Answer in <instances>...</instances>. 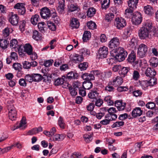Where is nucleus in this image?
I'll list each match as a JSON object with an SVG mask.
<instances>
[{
	"label": "nucleus",
	"instance_id": "obj_1",
	"mask_svg": "<svg viewBox=\"0 0 158 158\" xmlns=\"http://www.w3.org/2000/svg\"><path fill=\"white\" fill-rule=\"evenodd\" d=\"M8 116L10 119L12 121L15 120L17 118V111L13 105H8Z\"/></svg>",
	"mask_w": 158,
	"mask_h": 158
},
{
	"label": "nucleus",
	"instance_id": "obj_2",
	"mask_svg": "<svg viewBox=\"0 0 158 158\" xmlns=\"http://www.w3.org/2000/svg\"><path fill=\"white\" fill-rule=\"evenodd\" d=\"M147 46L143 44H140L138 48L137 55L139 58H142L145 56L148 53Z\"/></svg>",
	"mask_w": 158,
	"mask_h": 158
},
{
	"label": "nucleus",
	"instance_id": "obj_3",
	"mask_svg": "<svg viewBox=\"0 0 158 158\" xmlns=\"http://www.w3.org/2000/svg\"><path fill=\"white\" fill-rule=\"evenodd\" d=\"M150 31L148 30V29L143 27L140 28L139 32V35L140 38L142 40L146 39H152L151 34L149 35Z\"/></svg>",
	"mask_w": 158,
	"mask_h": 158
},
{
	"label": "nucleus",
	"instance_id": "obj_4",
	"mask_svg": "<svg viewBox=\"0 0 158 158\" xmlns=\"http://www.w3.org/2000/svg\"><path fill=\"white\" fill-rule=\"evenodd\" d=\"M114 25L118 29H121L127 24L126 20L122 18H116L114 21Z\"/></svg>",
	"mask_w": 158,
	"mask_h": 158
},
{
	"label": "nucleus",
	"instance_id": "obj_5",
	"mask_svg": "<svg viewBox=\"0 0 158 158\" xmlns=\"http://www.w3.org/2000/svg\"><path fill=\"white\" fill-rule=\"evenodd\" d=\"M132 23L135 25L139 24L142 21V17L141 14L138 12L134 13L132 18Z\"/></svg>",
	"mask_w": 158,
	"mask_h": 158
},
{
	"label": "nucleus",
	"instance_id": "obj_6",
	"mask_svg": "<svg viewBox=\"0 0 158 158\" xmlns=\"http://www.w3.org/2000/svg\"><path fill=\"white\" fill-rule=\"evenodd\" d=\"M119 71V73L121 77H125L127 76H131L133 73L132 69L130 67H123Z\"/></svg>",
	"mask_w": 158,
	"mask_h": 158
},
{
	"label": "nucleus",
	"instance_id": "obj_7",
	"mask_svg": "<svg viewBox=\"0 0 158 158\" xmlns=\"http://www.w3.org/2000/svg\"><path fill=\"white\" fill-rule=\"evenodd\" d=\"M40 15L42 18L48 19L51 16V12L48 8L44 7L41 9Z\"/></svg>",
	"mask_w": 158,
	"mask_h": 158
},
{
	"label": "nucleus",
	"instance_id": "obj_8",
	"mask_svg": "<svg viewBox=\"0 0 158 158\" xmlns=\"http://www.w3.org/2000/svg\"><path fill=\"white\" fill-rule=\"evenodd\" d=\"M25 4L23 3H18L14 6L15 9H18L19 14L24 15L26 13V9L24 6Z\"/></svg>",
	"mask_w": 158,
	"mask_h": 158
},
{
	"label": "nucleus",
	"instance_id": "obj_9",
	"mask_svg": "<svg viewBox=\"0 0 158 158\" xmlns=\"http://www.w3.org/2000/svg\"><path fill=\"white\" fill-rule=\"evenodd\" d=\"M98 53L99 58H106L108 53V48L105 46L100 48L98 51Z\"/></svg>",
	"mask_w": 158,
	"mask_h": 158
},
{
	"label": "nucleus",
	"instance_id": "obj_10",
	"mask_svg": "<svg viewBox=\"0 0 158 158\" xmlns=\"http://www.w3.org/2000/svg\"><path fill=\"white\" fill-rule=\"evenodd\" d=\"M128 62L131 64H133L135 66L138 63V61L136 60V55L134 51H132L131 53L129 55L127 60Z\"/></svg>",
	"mask_w": 158,
	"mask_h": 158
},
{
	"label": "nucleus",
	"instance_id": "obj_11",
	"mask_svg": "<svg viewBox=\"0 0 158 158\" xmlns=\"http://www.w3.org/2000/svg\"><path fill=\"white\" fill-rule=\"evenodd\" d=\"M58 6L57 7V10L60 14H63L64 11L65 0H58Z\"/></svg>",
	"mask_w": 158,
	"mask_h": 158
},
{
	"label": "nucleus",
	"instance_id": "obj_12",
	"mask_svg": "<svg viewBox=\"0 0 158 158\" xmlns=\"http://www.w3.org/2000/svg\"><path fill=\"white\" fill-rule=\"evenodd\" d=\"M19 17L17 14H13L11 15L9 18V21L11 24L13 25H16L18 23L19 21Z\"/></svg>",
	"mask_w": 158,
	"mask_h": 158
},
{
	"label": "nucleus",
	"instance_id": "obj_13",
	"mask_svg": "<svg viewBox=\"0 0 158 158\" xmlns=\"http://www.w3.org/2000/svg\"><path fill=\"white\" fill-rule=\"evenodd\" d=\"M71 59L73 62L77 63L82 61L84 58L82 55L74 54L71 57Z\"/></svg>",
	"mask_w": 158,
	"mask_h": 158
},
{
	"label": "nucleus",
	"instance_id": "obj_14",
	"mask_svg": "<svg viewBox=\"0 0 158 158\" xmlns=\"http://www.w3.org/2000/svg\"><path fill=\"white\" fill-rule=\"evenodd\" d=\"M146 76L148 77H154L156 74V71L153 68L148 67L145 72Z\"/></svg>",
	"mask_w": 158,
	"mask_h": 158
},
{
	"label": "nucleus",
	"instance_id": "obj_15",
	"mask_svg": "<svg viewBox=\"0 0 158 158\" xmlns=\"http://www.w3.org/2000/svg\"><path fill=\"white\" fill-rule=\"evenodd\" d=\"M116 51H113V52L112 53L111 55L115 59V60L118 61H122L124 60L125 58L127 56H125V54L124 55H119L116 52Z\"/></svg>",
	"mask_w": 158,
	"mask_h": 158
},
{
	"label": "nucleus",
	"instance_id": "obj_16",
	"mask_svg": "<svg viewBox=\"0 0 158 158\" xmlns=\"http://www.w3.org/2000/svg\"><path fill=\"white\" fill-rule=\"evenodd\" d=\"M10 47L13 48H19V53H23L22 50L21 49L20 45L19 44L17 40H11L10 42Z\"/></svg>",
	"mask_w": 158,
	"mask_h": 158
},
{
	"label": "nucleus",
	"instance_id": "obj_17",
	"mask_svg": "<svg viewBox=\"0 0 158 158\" xmlns=\"http://www.w3.org/2000/svg\"><path fill=\"white\" fill-rule=\"evenodd\" d=\"M143 112V110L140 107H136L131 112V115L133 118H135L140 116Z\"/></svg>",
	"mask_w": 158,
	"mask_h": 158
},
{
	"label": "nucleus",
	"instance_id": "obj_18",
	"mask_svg": "<svg viewBox=\"0 0 158 158\" xmlns=\"http://www.w3.org/2000/svg\"><path fill=\"white\" fill-rule=\"evenodd\" d=\"M143 10L145 14L149 16H152L154 13L153 8L149 5L144 6Z\"/></svg>",
	"mask_w": 158,
	"mask_h": 158
},
{
	"label": "nucleus",
	"instance_id": "obj_19",
	"mask_svg": "<svg viewBox=\"0 0 158 158\" xmlns=\"http://www.w3.org/2000/svg\"><path fill=\"white\" fill-rule=\"evenodd\" d=\"M99 94V93L96 90H92L88 94V96L90 99L96 100L98 98Z\"/></svg>",
	"mask_w": 158,
	"mask_h": 158
},
{
	"label": "nucleus",
	"instance_id": "obj_20",
	"mask_svg": "<svg viewBox=\"0 0 158 158\" xmlns=\"http://www.w3.org/2000/svg\"><path fill=\"white\" fill-rule=\"evenodd\" d=\"M139 0H129L128 6L129 8L135 9L137 7Z\"/></svg>",
	"mask_w": 158,
	"mask_h": 158
},
{
	"label": "nucleus",
	"instance_id": "obj_21",
	"mask_svg": "<svg viewBox=\"0 0 158 158\" xmlns=\"http://www.w3.org/2000/svg\"><path fill=\"white\" fill-rule=\"evenodd\" d=\"M81 77L83 80H86V81H90L91 80H94L95 78L94 75H93L91 72L90 74L88 73L83 74L81 75Z\"/></svg>",
	"mask_w": 158,
	"mask_h": 158
},
{
	"label": "nucleus",
	"instance_id": "obj_22",
	"mask_svg": "<svg viewBox=\"0 0 158 158\" xmlns=\"http://www.w3.org/2000/svg\"><path fill=\"white\" fill-rule=\"evenodd\" d=\"M79 23L77 19H72L70 21V26L72 28H77L79 27Z\"/></svg>",
	"mask_w": 158,
	"mask_h": 158
},
{
	"label": "nucleus",
	"instance_id": "obj_23",
	"mask_svg": "<svg viewBox=\"0 0 158 158\" xmlns=\"http://www.w3.org/2000/svg\"><path fill=\"white\" fill-rule=\"evenodd\" d=\"M113 13H109L106 15L105 19L108 22H110L115 17V15H116L117 12L115 10L113 11Z\"/></svg>",
	"mask_w": 158,
	"mask_h": 158
},
{
	"label": "nucleus",
	"instance_id": "obj_24",
	"mask_svg": "<svg viewBox=\"0 0 158 158\" xmlns=\"http://www.w3.org/2000/svg\"><path fill=\"white\" fill-rule=\"evenodd\" d=\"M126 103H124L123 105L122 102H119L118 101H116L115 102V106L117 107V109L119 111L124 110L126 106Z\"/></svg>",
	"mask_w": 158,
	"mask_h": 158
},
{
	"label": "nucleus",
	"instance_id": "obj_25",
	"mask_svg": "<svg viewBox=\"0 0 158 158\" xmlns=\"http://www.w3.org/2000/svg\"><path fill=\"white\" fill-rule=\"evenodd\" d=\"M24 51L29 55H31L33 51V49L31 46L29 44H25L24 47Z\"/></svg>",
	"mask_w": 158,
	"mask_h": 158
},
{
	"label": "nucleus",
	"instance_id": "obj_26",
	"mask_svg": "<svg viewBox=\"0 0 158 158\" xmlns=\"http://www.w3.org/2000/svg\"><path fill=\"white\" fill-rule=\"evenodd\" d=\"M32 38L36 40H42L43 38L42 35L36 30L33 32Z\"/></svg>",
	"mask_w": 158,
	"mask_h": 158
},
{
	"label": "nucleus",
	"instance_id": "obj_27",
	"mask_svg": "<svg viewBox=\"0 0 158 158\" xmlns=\"http://www.w3.org/2000/svg\"><path fill=\"white\" fill-rule=\"evenodd\" d=\"M119 44L118 40H110L109 44V47L111 49H114L119 46Z\"/></svg>",
	"mask_w": 158,
	"mask_h": 158
},
{
	"label": "nucleus",
	"instance_id": "obj_28",
	"mask_svg": "<svg viewBox=\"0 0 158 158\" xmlns=\"http://www.w3.org/2000/svg\"><path fill=\"white\" fill-rule=\"evenodd\" d=\"M149 65L153 67H156L158 65V60L156 57H153L149 60Z\"/></svg>",
	"mask_w": 158,
	"mask_h": 158
},
{
	"label": "nucleus",
	"instance_id": "obj_29",
	"mask_svg": "<svg viewBox=\"0 0 158 158\" xmlns=\"http://www.w3.org/2000/svg\"><path fill=\"white\" fill-rule=\"evenodd\" d=\"M12 67L15 70L18 71L17 74V76L19 77L18 76V74L20 72V71L22 69V66L21 64L19 63H15L13 64Z\"/></svg>",
	"mask_w": 158,
	"mask_h": 158
},
{
	"label": "nucleus",
	"instance_id": "obj_30",
	"mask_svg": "<svg viewBox=\"0 0 158 158\" xmlns=\"http://www.w3.org/2000/svg\"><path fill=\"white\" fill-rule=\"evenodd\" d=\"M102 8V9H106L109 6L110 0H101V1Z\"/></svg>",
	"mask_w": 158,
	"mask_h": 158
},
{
	"label": "nucleus",
	"instance_id": "obj_31",
	"mask_svg": "<svg viewBox=\"0 0 158 158\" xmlns=\"http://www.w3.org/2000/svg\"><path fill=\"white\" fill-rule=\"evenodd\" d=\"M96 12V10L94 8H89L87 11V15L88 17H91L94 16Z\"/></svg>",
	"mask_w": 158,
	"mask_h": 158
},
{
	"label": "nucleus",
	"instance_id": "obj_32",
	"mask_svg": "<svg viewBox=\"0 0 158 158\" xmlns=\"http://www.w3.org/2000/svg\"><path fill=\"white\" fill-rule=\"evenodd\" d=\"M80 9L78 6L76 5L71 4L68 6V10L69 11L73 12L76 10L78 11Z\"/></svg>",
	"mask_w": 158,
	"mask_h": 158
},
{
	"label": "nucleus",
	"instance_id": "obj_33",
	"mask_svg": "<svg viewBox=\"0 0 158 158\" xmlns=\"http://www.w3.org/2000/svg\"><path fill=\"white\" fill-rule=\"evenodd\" d=\"M114 51H116V53L120 55H124L126 54L125 56H127V52L123 48L119 47Z\"/></svg>",
	"mask_w": 158,
	"mask_h": 158
},
{
	"label": "nucleus",
	"instance_id": "obj_34",
	"mask_svg": "<svg viewBox=\"0 0 158 158\" xmlns=\"http://www.w3.org/2000/svg\"><path fill=\"white\" fill-rule=\"evenodd\" d=\"M93 84L90 81H84L82 84V87L85 89H89L91 88Z\"/></svg>",
	"mask_w": 158,
	"mask_h": 158
},
{
	"label": "nucleus",
	"instance_id": "obj_35",
	"mask_svg": "<svg viewBox=\"0 0 158 158\" xmlns=\"http://www.w3.org/2000/svg\"><path fill=\"white\" fill-rule=\"evenodd\" d=\"M78 77V75L77 73H74L73 72H70L67 74V78L70 80L72 79H77Z\"/></svg>",
	"mask_w": 158,
	"mask_h": 158
},
{
	"label": "nucleus",
	"instance_id": "obj_36",
	"mask_svg": "<svg viewBox=\"0 0 158 158\" xmlns=\"http://www.w3.org/2000/svg\"><path fill=\"white\" fill-rule=\"evenodd\" d=\"M39 17V15L36 14L33 16L31 20L32 24L34 25H36L38 22Z\"/></svg>",
	"mask_w": 158,
	"mask_h": 158
},
{
	"label": "nucleus",
	"instance_id": "obj_37",
	"mask_svg": "<svg viewBox=\"0 0 158 158\" xmlns=\"http://www.w3.org/2000/svg\"><path fill=\"white\" fill-rule=\"evenodd\" d=\"M133 9L132 8H127L125 10V17L127 18H130L133 12Z\"/></svg>",
	"mask_w": 158,
	"mask_h": 158
},
{
	"label": "nucleus",
	"instance_id": "obj_38",
	"mask_svg": "<svg viewBox=\"0 0 158 158\" xmlns=\"http://www.w3.org/2000/svg\"><path fill=\"white\" fill-rule=\"evenodd\" d=\"M46 26V24L44 22L39 23L38 24V28L39 31L42 32H45L44 28Z\"/></svg>",
	"mask_w": 158,
	"mask_h": 158
},
{
	"label": "nucleus",
	"instance_id": "obj_39",
	"mask_svg": "<svg viewBox=\"0 0 158 158\" xmlns=\"http://www.w3.org/2000/svg\"><path fill=\"white\" fill-rule=\"evenodd\" d=\"M140 85L143 89L145 90L149 86L148 81H143L140 82Z\"/></svg>",
	"mask_w": 158,
	"mask_h": 158
},
{
	"label": "nucleus",
	"instance_id": "obj_40",
	"mask_svg": "<svg viewBox=\"0 0 158 158\" xmlns=\"http://www.w3.org/2000/svg\"><path fill=\"white\" fill-rule=\"evenodd\" d=\"M88 63L87 62H84L80 63L78 65V67L81 71L86 70L88 67Z\"/></svg>",
	"mask_w": 158,
	"mask_h": 158
},
{
	"label": "nucleus",
	"instance_id": "obj_41",
	"mask_svg": "<svg viewBox=\"0 0 158 158\" xmlns=\"http://www.w3.org/2000/svg\"><path fill=\"white\" fill-rule=\"evenodd\" d=\"M9 42L7 40H0V47L2 49H5L7 47Z\"/></svg>",
	"mask_w": 158,
	"mask_h": 158
},
{
	"label": "nucleus",
	"instance_id": "obj_42",
	"mask_svg": "<svg viewBox=\"0 0 158 158\" xmlns=\"http://www.w3.org/2000/svg\"><path fill=\"white\" fill-rule=\"evenodd\" d=\"M34 80L35 82H39L42 80V75L38 73H33Z\"/></svg>",
	"mask_w": 158,
	"mask_h": 158
},
{
	"label": "nucleus",
	"instance_id": "obj_43",
	"mask_svg": "<svg viewBox=\"0 0 158 158\" xmlns=\"http://www.w3.org/2000/svg\"><path fill=\"white\" fill-rule=\"evenodd\" d=\"M47 24L48 27L52 31H55L56 29V26L55 24L50 21H48L47 22Z\"/></svg>",
	"mask_w": 158,
	"mask_h": 158
},
{
	"label": "nucleus",
	"instance_id": "obj_44",
	"mask_svg": "<svg viewBox=\"0 0 158 158\" xmlns=\"http://www.w3.org/2000/svg\"><path fill=\"white\" fill-rule=\"evenodd\" d=\"M87 25L89 29L92 30L96 28V23L91 21L87 22Z\"/></svg>",
	"mask_w": 158,
	"mask_h": 158
},
{
	"label": "nucleus",
	"instance_id": "obj_45",
	"mask_svg": "<svg viewBox=\"0 0 158 158\" xmlns=\"http://www.w3.org/2000/svg\"><path fill=\"white\" fill-rule=\"evenodd\" d=\"M122 77H121V76L120 77H117L115 79L113 80V83H115L117 82L118 85H120L123 82V79Z\"/></svg>",
	"mask_w": 158,
	"mask_h": 158
},
{
	"label": "nucleus",
	"instance_id": "obj_46",
	"mask_svg": "<svg viewBox=\"0 0 158 158\" xmlns=\"http://www.w3.org/2000/svg\"><path fill=\"white\" fill-rule=\"evenodd\" d=\"M25 78L27 81H28L29 82H31L34 81L33 73L26 75Z\"/></svg>",
	"mask_w": 158,
	"mask_h": 158
},
{
	"label": "nucleus",
	"instance_id": "obj_47",
	"mask_svg": "<svg viewBox=\"0 0 158 158\" xmlns=\"http://www.w3.org/2000/svg\"><path fill=\"white\" fill-rule=\"evenodd\" d=\"M152 22L151 21H148L145 23L144 26L143 27H145L147 29H148V30L150 31L152 27Z\"/></svg>",
	"mask_w": 158,
	"mask_h": 158
},
{
	"label": "nucleus",
	"instance_id": "obj_48",
	"mask_svg": "<svg viewBox=\"0 0 158 158\" xmlns=\"http://www.w3.org/2000/svg\"><path fill=\"white\" fill-rule=\"evenodd\" d=\"M58 122L59 125L60 127L62 129H64L65 124L64 122L63 118L61 116L60 117Z\"/></svg>",
	"mask_w": 158,
	"mask_h": 158
},
{
	"label": "nucleus",
	"instance_id": "obj_49",
	"mask_svg": "<svg viewBox=\"0 0 158 158\" xmlns=\"http://www.w3.org/2000/svg\"><path fill=\"white\" fill-rule=\"evenodd\" d=\"M91 37V33L89 31H85L83 36V40H89Z\"/></svg>",
	"mask_w": 158,
	"mask_h": 158
},
{
	"label": "nucleus",
	"instance_id": "obj_50",
	"mask_svg": "<svg viewBox=\"0 0 158 158\" xmlns=\"http://www.w3.org/2000/svg\"><path fill=\"white\" fill-rule=\"evenodd\" d=\"M80 52L83 56L85 55H89L90 54V51L87 49H82L80 50Z\"/></svg>",
	"mask_w": 158,
	"mask_h": 158
},
{
	"label": "nucleus",
	"instance_id": "obj_51",
	"mask_svg": "<svg viewBox=\"0 0 158 158\" xmlns=\"http://www.w3.org/2000/svg\"><path fill=\"white\" fill-rule=\"evenodd\" d=\"M133 72V79L135 81H137L140 77L139 72L136 70H134Z\"/></svg>",
	"mask_w": 158,
	"mask_h": 158
},
{
	"label": "nucleus",
	"instance_id": "obj_52",
	"mask_svg": "<svg viewBox=\"0 0 158 158\" xmlns=\"http://www.w3.org/2000/svg\"><path fill=\"white\" fill-rule=\"evenodd\" d=\"M26 118L25 117H23L20 122L19 123V125L17 126L16 128V129H18L23 127L24 125L26 124Z\"/></svg>",
	"mask_w": 158,
	"mask_h": 158
},
{
	"label": "nucleus",
	"instance_id": "obj_53",
	"mask_svg": "<svg viewBox=\"0 0 158 158\" xmlns=\"http://www.w3.org/2000/svg\"><path fill=\"white\" fill-rule=\"evenodd\" d=\"M128 43L129 47L132 48H135L137 45V43L135 40H130Z\"/></svg>",
	"mask_w": 158,
	"mask_h": 158
},
{
	"label": "nucleus",
	"instance_id": "obj_54",
	"mask_svg": "<svg viewBox=\"0 0 158 158\" xmlns=\"http://www.w3.org/2000/svg\"><path fill=\"white\" fill-rule=\"evenodd\" d=\"M124 123L123 121L117 122L114 123L111 126L112 127L114 128L117 127L122 126L124 125Z\"/></svg>",
	"mask_w": 158,
	"mask_h": 158
},
{
	"label": "nucleus",
	"instance_id": "obj_55",
	"mask_svg": "<svg viewBox=\"0 0 158 158\" xmlns=\"http://www.w3.org/2000/svg\"><path fill=\"white\" fill-rule=\"evenodd\" d=\"M157 29L154 27L152 31L151 32V33L150 34L151 35L152 39H155V38L154 37H157L158 36V34L157 32Z\"/></svg>",
	"mask_w": 158,
	"mask_h": 158
},
{
	"label": "nucleus",
	"instance_id": "obj_56",
	"mask_svg": "<svg viewBox=\"0 0 158 158\" xmlns=\"http://www.w3.org/2000/svg\"><path fill=\"white\" fill-rule=\"evenodd\" d=\"M146 106L149 109H153L156 107V104L153 102H149L146 104Z\"/></svg>",
	"mask_w": 158,
	"mask_h": 158
},
{
	"label": "nucleus",
	"instance_id": "obj_57",
	"mask_svg": "<svg viewBox=\"0 0 158 158\" xmlns=\"http://www.w3.org/2000/svg\"><path fill=\"white\" fill-rule=\"evenodd\" d=\"M151 78L149 81H148L149 85L153 86L157 83L156 79L154 77H150Z\"/></svg>",
	"mask_w": 158,
	"mask_h": 158
},
{
	"label": "nucleus",
	"instance_id": "obj_58",
	"mask_svg": "<svg viewBox=\"0 0 158 158\" xmlns=\"http://www.w3.org/2000/svg\"><path fill=\"white\" fill-rule=\"evenodd\" d=\"M70 94L72 96H75L77 94V90L73 88L72 86L70 89H69Z\"/></svg>",
	"mask_w": 158,
	"mask_h": 158
},
{
	"label": "nucleus",
	"instance_id": "obj_59",
	"mask_svg": "<svg viewBox=\"0 0 158 158\" xmlns=\"http://www.w3.org/2000/svg\"><path fill=\"white\" fill-rule=\"evenodd\" d=\"M64 81V80L63 78H58L55 80L54 84L56 85H59L63 83Z\"/></svg>",
	"mask_w": 158,
	"mask_h": 158
},
{
	"label": "nucleus",
	"instance_id": "obj_60",
	"mask_svg": "<svg viewBox=\"0 0 158 158\" xmlns=\"http://www.w3.org/2000/svg\"><path fill=\"white\" fill-rule=\"evenodd\" d=\"M26 81L25 78H21L19 80V83L20 86L25 87L27 85Z\"/></svg>",
	"mask_w": 158,
	"mask_h": 158
},
{
	"label": "nucleus",
	"instance_id": "obj_61",
	"mask_svg": "<svg viewBox=\"0 0 158 158\" xmlns=\"http://www.w3.org/2000/svg\"><path fill=\"white\" fill-rule=\"evenodd\" d=\"M19 23V28L20 30V31L22 32H23L25 30L26 22L24 20H23L22 21H21Z\"/></svg>",
	"mask_w": 158,
	"mask_h": 158
},
{
	"label": "nucleus",
	"instance_id": "obj_62",
	"mask_svg": "<svg viewBox=\"0 0 158 158\" xmlns=\"http://www.w3.org/2000/svg\"><path fill=\"white\" fill-rule=\"evenodd\" d=\"M95 100V105L97 106L100 107L103 104V101L102 99L97 98Z\"/></svg>",
	"mask_w": 158,
	"mask_h": 158
},
{
	"label": "nucleus",
	"instance_id": "obj_63",
	"mask_svg": "<svg viewBox=\"0 0 158 158\" xmlns=\"http://www.w3.org/2000/svg\"><path fill=\"white\" fill-rule=\"evenodd\" d=\"M85 89L83 87H80L79 88V94L82 97L85 96L86 94V93Z\"/></svg>",
	"mask_w": 158,
	"mask_h": 158
},
{
	"label": "nucleus",
	"instance_id": "obj_64",
	"mask_svg": "<svg viewBox=\"0 0 158 158\" xmlns=\"http://www.w3.org/2000/svg\"><path fill=\"white\" fill-rule=\"evenodd\" d=\"M23 67L24 69H28L31 67L30 63L28 61H25L23 63Z\"/></svg>",
	"mask_w": 158,
	"mask_h": 158
}]
</instances>
